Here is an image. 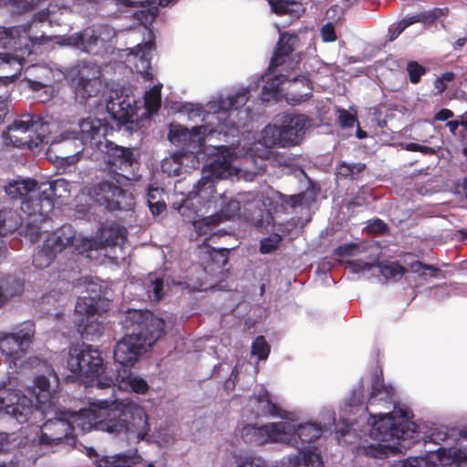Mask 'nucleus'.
Instances as JSON below:
<instances>
[{"instance_id": "1", "label": "nucleus", "mask_w": 467, "mask_h": 467, "mask_svg": "<svg viewBox=\"0 0 467 467\" xmlns=\"http://www.w3.org/2000/svg\"><path fill=\"white\" fill-rule=\"evenodd\" d=\"M248 100L247 90L242 88L233 97L223 99L221 95L212 98L203 107L199 104H189L185 106V112L190 120L195 121L201 119L203 124L192 127L191 130L180 125L171 124L169 131L170 141L181 147L184 150V155H194L199 159V155L205 151L213 154L216 151V158L208 165L202 179L195 185L193 191L190 193L189 199L183 201L182 205L188 207L190 204H199L202 201L208 200L214 192V179H228L236 177L246 181H252L258 171H244L233 165V162L238 158L248 154L244 149L233 148L232 146H204L206 140L213 138L215 135L223 134L226 136V124L223 123L224 112L231 109H238L244 106Z\"/></svg>"}, {"instance_id": "2", "label": "nucleus", "mask_w": 467, "mask_h": 467, "mask_svg": "<svg viewBox=\"0 0 467 467\" xmlns=\"http://www.w3.org/2000/svg\"><path fill=\"white\" fill-rule=\"evenodd\" d=\"M77 429L82 432L94 429L137 443L150 441L149 415L143 406L130 399L93 400L78 412H66L35 426L31 441L55 445Z\"/></svg>"}, {"instance_id": "3", "label": "nucleus", "mask_w": 467, "mask_h": 467, "mask_svg": "<svg viewBox=\"0 0 467 467\" xmlns=\"http://www.w3.org/2000/svg\"><path fill=\"white\" fill-rule=\"evenodd\" d=\"M369 437L375 441L366 448V452L381 458L387 450L396 449L398 441L414 437L416 424L402 409H396L391 413L379 414L371 417Z\"/></svg>"}, {"instance_id": "4", "label": "nucleus", "mask_w": 467, "mask_h": 467, "mask_svg": "<svg viewBox=\"0 0 467 467\" xmlns=\"http://www.w3.org/2000/svg\"><path fill=\"white\" fill-rule=\"evenodd\" d=\"M40 222L36 219L27 223L26 235L32 242L40 239L44 244L33 257V264L37 268H45L50 265L57 253L63 251L67 246L73 244L77 250V244H81V236H75V232L70 225H63L53 233L43 230L38 225Z\"/></svg>"}, {"instance_id": "5", "label": "nucleus", "mask_w": 467, "mask_h": 467, "mask_svg": "<svg viewBox=\"0 0 467 467\" xmlns=\"http://www.w3.org/2000/svg\"><path fill=\"white\" fill-rule=\"evenodd\" d=\"M247 408L256 417L258 416H278L284 420L266 424V431L269 436V442L291 443L296 441V415L293 412L283 411L276 403H274L264 389H261L257 395L251 397Z\"/></svg>"}, {"instance_id": "6", "label": "nucleus", "mask_w": 467, "mask_h": 467, "mask_svg": "<svg viewBox=\"0 0 467 467\" xmlns=\"http://www.w3.org/2000/svg\"><path fill=\"white\" fill-rule=\"evenodd\" d=\"M67 367L74 376L88 379L99 389L109 388L113 384V376L105 369L100 353L89 345L71 347Z\"/></svg>"}, {"instance_id": "7", "label": "nucleus", "mask_w": 467, "mask_h": 467, "mask_svg": "<svg viewBox=\"0 0 467 467\" xmlns=\"http://www.w3.org/2000/svg\"><path fill=\"white\" fill-rule=\"evenodd\" d=\"M311 125V119L302 114L279 115L262 130L259 144L265 148L296 145Z\"/></svg>"}, {"instance_id": "8", "label": "nucleus", "mask_w": 467, "mask_h": 467, "mask_svg": "<svg viewBox=\"0 0 467 467\" xmlns=\"http://www.w3.org/2000/svg\"><path fill=\"white\" fill-rule=\"evenodd\" d=\"M41 184L35 180L16 178L10 180L5 186V193L12 199L22 200L21 209L30 218L37 222H45L53 209V202L46 194L47 190H41Z\"/></svg>"}, {"instance_id": "9", "label": "nucleus", "mask_w": 467, "mask_h": 467, "mask_svg": "<svg viewBox=\"0 0 467 467\" xmlns=\"http://www.w3.org/2000/svg\"><path fill=\"white\" fill-rule=\"evenodd\" d=\"M56 127V124L44 121L39 117L26 114L16 118L3 137L5 144L33 149L44 141H50L48 135Z\"/></svg>"}, {"instance_id": "10", "label": "nucleus", "mask_w": 467, "mask_h": 467, "mask_svg": "<svg viewBox=\"0 0 467 467\" xmlns=\"http://www.w3.org/2000/svg\"><path fill=\"white\" fill-rule=\"evenodd\" d=\"M87 293V296L78 298L76 305V312L81 316L78 321V330L87 339H93L104 330L100 317L101 313L107 310L109 301L101 296L100 287L97 284L89 285Z\"/></svg>"}, {"instance_id": "11", "label": "nucleus", "mask_w": 467, "mask_h": 467, "mask_svg": "<svg viewBox=\"0 0 467 467\" xmlns=\"http://www.w3.org/2000/svg\"><path fill=\"white\" fill-rule=\"evenodd\" d=\"M113 129L107 122L97 118H86L78 122V130L64 129L58 135L51 139L50 146L70 140H80L81 143L90 148L99 149L103 147Z\"/></svg>"}, {"instance_id": "12", "label": "nucleus", "mask_w": 467, "mask_h": 467, "mask_svg": "<svg viewBox=\"0 0 467 467\" xmlns=\"http://www.w3.org/2000/svg\"><path fill=\"white\" fill-rule=\"evenodd\" d=\"M458 446L450 451H430L424 457H410L393 467H467V428L460 432Z\"/></svg>"}, {"instance_id": "13", "label": "nucleus", "mask_w": 467, "mask_h": 467, "mask_svg": "<svg viewBox=\"0 0 467 467\" xmlns=\"http://www.w3.org/2000/svg\"><path fill=\"white\" fill-rule=\"evenodd\" d=\"M9 38L6 43L11 45V42L16 38L18 39L19 45H25V48H16L15 53L0 52V70L5 73V78L14 79L16 78L23 69V63L25 57L28 56L31 51L27 48V41H33L27 28L25 26L13 27L6 30L0 26V41Z\"/></svg>"}, {"instance_id": "14", "label": "nucleus", "mask_w": 467, "mask_h": 467, "mask_svg": "<svg viewBox=\"0 0 467 467\" xmlns=\"http://www.w3.org/2000/svg\"><path fill=\"white\" fill-rule=\"evenodd\" d=\"M98 239H89L81 236V244H77V251L80 254L88 253L87 256L89 258H97L92 255V252H98L109 259L118 261L120 258L117 248L119 253H122V244L126 238V230L119 226H112L102 228L99 234Z\"/></svg>"}, {"instance_id": "15", "label": "nucleus", "mask_w": 467, "mask_h": 467, "mask_svg": "<svg viewBox=\"0 0 467 467\" xmlns=\"http://www.w3.org/2000/svg\"><path fill=\"white\" fill-rule=\"evenodd\" d=\"M121 323L128 330L135 329L149 349L165 333L164 320L149 311L130 309L124 315Z\"/></svg>"}, {"instance_id": "16", "label": "nucleus", "mask_w": 467, "mask_h": 467, "mask_svg": "<svg viewBox=\"0 0 467 467\" xmlns=\"http://www.w3.org/2000/svg\"><path fill=\"white\" fill-rule=\"evenodd\" d=\"M35 334V324L31 321L16 325L11 332H0V352L8 361L16 363L27 352Z\"/></svg>"}, {"instance_id": "17", "label": "nucleus", "mask_w": 467, "mask_h": 467, "mask_svg": "<svg viewBox=\"0 0 467 467\" xmlns=\"http://www.w3.org/2000/svg\"><path fill=\"white\" fill-rule=\"evenodd\" d=\"M283 83V76L268 79L263 88L264 99L278 100L284 96L289 104L297 105L307 99L312 93L309 79L304 76L287 81L285 94L282 93L283 88H280Z\"/></svg>"}, {"instance_id": "18", "label": "nucleus", "mask_w": 467, "mask_h": 467, "mask_svg": "<svg viewBox=\"0 0 467 467\" xmlns=\"http://www.w3.org/2000/svg\"><path fill=\"white\" fill-rule=\"evenodd\" d=\"M45 374L35 378L32 391L37 401V410L45 414L57 401L59 390V379L52 368L44 364Z\"/></svg>"}, {"instance_id": "19", "label": "nucleus", "mask_w": 467, "mask_h": 467, "mask_svg": "<svg viewBox=\"0 0 467 467\" xmlns=\"http://www.w3.org/2000/svg\"><path fill=\"white\" fill-rule=\"evenodd\" d=\"M100 71L97 65L82 64L78 67L76 77L72 79L77 99L81 103L96 96L100 88Z\"/></svg>"}, {"instance_id": "20", "label": "nucleus", "mask_w": 467, "mask_h": 467, "mask_svg": "<svg viewBox=\"0 0 467 467\" xmlns=\"http://www.w3.org/2000/svg\"><path fill=\"white\" fill-rule=\"evenodd\" d=\"M90 199L100 206L108 210L122 209L129 206L126 202L127 196L123 190L116 183L109 181H103L96 184L88 191Z\"/></svg>"}, {"instance_id": "21", "label": "nucleus", "mask_w": 467, "mask_h": 467, "mask_svg": "<svg viewBox=\"0 0 467 467\" xmlns=\"http://www.w3.org/2000/svg\"><path fill=\"white\" fill-rule=\"evenodd\" d=\"M142 33L144 39L142 43L138 44L133 49H125L126 63L146 78H150L151 74L148 72L150 68V53L153 48V33L148 26H143Z\"/></svg>"}, {"instance_id": "22", "label": "nucleus", "mask_w": 467, "mask_h": 467, "mask_svg": "<svg viewBox=\"0 0 467 467\" xmlns=\"http://www.w3.org/2000/svg\"><path fill=\"white\" fill-rule=\"evenodd\" d=\"M149 348L134 330L119 340L115 346L114 358L123 367H133Z\"/></svg>"}, {"instance_id": "23", "label": "nucleus", "mask_w": 467, "mask_h": 467, "mask_svg": "<svg viewBox=\"0 0 467 467\" xmlns=\"http://www.w3.org/2000/svg\"><path fill=\"white\" fill-rule=\"evenodd\" d=\"M6 402L5 414L17 422L26 423L29 422L32 418H36L32 400L20 389L11 388Z\"/></svg>"}, {"instance_id": "24", "label": "nucleus", "mask_w": 467, "mask_h": 467, "mask_svg": "<svg viewBox=\"0 0 467 467\" xmlns=\"http://www.w3.org/2000/svg\"><path fill=\"white\" fill-rule=\"evenodd\" d=\"M115 33L109 27L100 28L99 35H96L94 29H86L83 34H75L67 37L57 36V42L61 46H72L83 49L86 52L91 51L92 46L99 42L104 43Z\"/></svg>"}, {"instance_id": "25", "label": "nucleus", "mask_w": 467, "mask_h": 467, "mask_svg": "<svg viewBox=\"0 0 467 467\" xmlns=\"http://www.w3.org/2000/svg\"><path fill=\"white\" fill-rule=\"evenodd\" d=\"M107 109L115 119L132 122L137 114V102L133 95L122 90L110 97Z\"/></svg>"}, {"instance_id": "26", "label": "nucleus", "mask_w": 467, "mask_h": 467, "mask_svg": "<svg viewBox=\"0 0 467 467\" xmlns=\"http://www.w3.org/2000/svg\"><path fill=\"white\" fill-rule=\"evenodd\" d=\"M111 375L113 376L112 385H117L119 389L137 394H145L149 389V384L144 379L126 368H120Z\"/></svg>"}, {"instance_id": "27", "label": "nucleus", "mask_w": 467, "mask_h": 467, "mask_svg": "<svg viewBox=\"0 0 467 467\" xmlns=\"http://www.w3.org/2000/svg\"><path fill=\"white\" fill-rule=\"evenodd\" d=\"M98 150L104 154L103 159L106 162L116 168L122 169V167L130 166L133 161V154L129 149L119 147L109 139Z\"/></svg>"}, {"instance_id": "28", "label": "nucleus", "mask_w": 467, "mask_h": 467, "mask_svg": "<svg viewBox=\"0 0 467 467\" xmlns=\"http://www.w3.org/2000/svg\"><path fill=\"white\" fill-rule=\"evenodd\" d=\"M217 205L220 206V211L213 215L208 216L204 221L200 222L196 224L198 230L202 231V223H205L209 224L213 222H224L234 218L239 212L238 201L228 197L226 194L221 195L216 201Z\"/></svg>"}, {"instance_id": "29", "label": "nucleus", "mask_w": 467, "mask_h": 467, "mask_svg": "<svg viewBox=\"0 0 467 467\" xmlns=\"http://www.w3.org/2000/svg\"><path fill=\"white\" fill-rule=\"evenodd\" d=\"M143 462L137 449L126 452L103 456L95 461L98 467H135Z\"/></svg>"}, {"instance_id": "30", "label": "nucleus", "mask_w": 467, "mask_h": 467, "mask_svg": "<svg viewBox=\"0 0 467 467\" xmlns=\"http://www.w3.org/2000/svg\"><path fill=\"white\" fill-rule=\"evenodd\" d=\"M41 190H47L46 194H41V197L48 196L57 198L61 202L68 200L72 193L78 190L79 185L78 182H69L64 178H58L48 183H41Z\"/></svg>"}, {"instance_id": "31", "label": "nucleus", "mask_w": 467, "mask_h": 467, "mask_svg": "<svg viewBox=\"0 0 467 467\" xmlns=\"http://www.w3.org/2000/svg\"><path fill=\"white\" fill-rule=\"evenodd\" d=\"M296 42V36L290 35L288 33L280 34L277 47L271 59L270 67L274 68L282 64L284 62V57L293 51Z\"/></svg>"}, {"instance_id": "32", "label": "nucleus", "mask_w": 467, "mask_h": 467, "mask_svg": "<svg viewBox=\"0 0 467 467\" xmlns=\"http://www.w3.org/2000/svg\"><path fill=\"white\" fill-rule=\"evenodd\" d=\"M18 224V217L15 212L0 211V258L6 254V244L2 236L16 230Z\"/></svg>"}, {"instance_id": "33", "label": "nucleus", "mask_w": 467, "mask_h": 467, "mask_svg": "<svg viewBox=\"0 0 467 467\" xmlns=\"http://www.w3.org/2000/svg\"><path fill=\"white\" fill-rule=\"evenodd\" d=\"M289 464L291 467H324L320 453L314 447L304 449L296 459H289Z\"/></svg>"}, {"instance_id": "34", "label": "nucleus", "mask_w": 467, "mask_h": 467, "mask_svg": "<svg viewBox=\"0 0 467 467\" xmlns=\"http://www.w3.org/2000/svg\"><path fill=\"white\" fill-rule=\"evenodd\" d=\"M335 423V417L332 416L331 422L327 423V425H331ZM327 428V423H324L323 426L317 425L313 422H306L304 424H296V441L300 439L304 442H310L314 440L318 439L323 431V429Z\"/></svg>"}, {"instance_id": "35", "label": "nucleus", "mask_w": 467, "mask_h": 467, "mask_svg": "<svg viewBox=\"0 0 467 467\" xmlns=\"http://www.w3.org/2000/svg\"><path fill=\"white\" fill-rule=\"evenodd\" d=\"M30 76H35L36 80H29L33 90H38L47 87L54 78V71L47 66H32L26 69Z\"/></svg>"}, {"instance_id": "36", "label": "nucleus", "mask_w": 467, "mask_h": 467, "mask_svg": "<svg viewBox=\"0 0 467 467\" xmlns=\"http://www.w3.org/2000/svg\"><path fill=\"white\" fill-rule=\"evenodd\" d=\"M273 10L277 15H287L293 18H298L304 13L303 5L293 0H268Z\"/></svg>"}, {"instance_id": "37", "label": "nucleus", "mask_w": 467, "mask_h": 467, "mask_svg": "<svg viewBox=\"0 0 467 467\" xmlns=\"http://www.w3.org/2000/svg\"><path fill=\"white\" fill-rule=\"evenodd\" d=\"M242 439L246 442H255L258 444H265L269 442V436L266 431V424L257 426L254 424L244 425L239 430Z\"/></svg>"}, {"instance_id": "38", "label": "nucleus", "mask_w": 467, "mask_h": 467, "mask_svg": "<svg viewBox=\"0 0 467 467\" xmlns=\"http://www.w3.org/2000/svg\"><path fill=\"white\" fill-rule=\"evenodd\" d=\"M467 426H464L463 428H462L461 430H455V429H451V430H447V429H441V430H435L431 434V440L435 442V443H439L441 441H449L450 440H452L453 441V444L450 447H441L439 448L436 451H442V454L444 455H450V451L454 449L456 446H458V440H459V435H460V432H462L464 429H466Z\"/></svg>"}, {"instance_id": "39", "label": "nucleus", "mask_w": 467, "mask_h": 467, "mask_svg": "<svg viewBox=\"0 0 467 467\" xmlns=\"http://www.w3.org/2000/svg\"><path fill=\"white\" fill-rule=\"evenodd\" d=\"M23 290L22 282L14 277H6L0 285V306L11 298L20 296Z\"/></svg>"}, {"instance_id": "40", "label": "nucleus", "mask_w": 467, "mask_h": 467, "mask_svg": "<svg viewBox=\"0 0 467 467\" xmlns=\"http://www.w3.org/2000/svg\"><path fill=\"white\" fill-rule=\"evenodd\" d=\"M161 85H155L150 90L146 91L144 103L149 113H152L158 109L161 104Z\"/></svg>"}, {"instance_id": "41", "label": "nucleus", "mask_w": 467, "mask_h": 467, "mask_svg": "<svg viewBox=\"0 0 467 467\" xmlns=\"http://www.w3.org/2000/svg\"><path fill=\"white\" fill-rule=\"evenodd\" d=\"M378 267L382 275L387 279H398L405 273L404 267L394 262L379 265Z\"/></svg>"}, {"instance_id": "42", "label": "nucleus", "mask_w": 467, "mask_h": 467, "mask_svg": "<svg viewBox=\"0 0 467 467\" xmlns=\"http://www.w3.org/2000/svg\"><path fill=\"white\" fill-rule=\"evenodd\" d=\"M370 395L371 399L379 397V400H385L390 398L391 390L389 388L384 386L379 377H376L372 383Z\"/></svg>"}, {"instance_id": "43", "label": "nucleus", "mask_w": 467, "mask_h": 467, "mask_svg": "<svg viewBox=\"0 0 467 467\" xmlns=\"http://www.w3.org/2000/svg\"><path fill=\"white\" fill-rule=\"evenodd\" d=\"M270 348L264 337H257L252 345V355L257 356L259 359H265L269 354Z\"/></svg>"}, {"instance_id": "44", "label": "nucleus", "mask_w": 467, "mask_h": 467, "mask_svg": "<svg viewBox=\"0 0 467 467\" xmlns=\"http://www.w3.org/2000/svg\"><path fill=\"white\" fill-rule=\"evenodd\" d=\"M420 20L419 16L404 18L399 22L396 26L395 29L390 32L389 40L392 41L396 39L409 26L419 22Z\"/></svg>"}, {"instance_id": "45", "label": "nucleus", "mask_w": 467, "mask_h": 467, "mask_svg": "<svg viewBox=\"0 0 467 467\" xmlns=\"http://www.w3.org/2000/svg\"><path fill=\"white\" fill-rule=\"evenodd\" d=\"M159 447H166L173 442V437L168 429H160L154 435V441Z\"/></svg>"}, {"instance_id": "46", "label": "nucleus", "mask_w": 467, "mask_h": 467, "mask_svg": "<svg viewBox=\"0 0 467 467\" xmlns=\"http://www.w3.org/2000/svg\"><path fill=\"white\" fill-rule=\"evenodd\" d=\"M281 242V236L278 234H273L261 241L260 250L263 254H268L273 250L276 249Z\"/></svg>"}, {"instance_id": "47", "label": "nucleus", "mask_w": 467, "mask_h": 467, "mask_svg": "<svg viewBox=\"0 0 467 467\" xmlns=\"http://www.w3.org/2000/svg\"><path fill=\"white\" fill-rule=\"evenodd\" d=\"M348 267L352 273L365 275L374 269L376 265L372 263L357 260L348 262Z\"/></svg>"}, {"instance_id": "48", "label": "nucleus", "mask_w": 467, "mask_h": 467, "mask_svg": "<svg viewBox=\"0 0 467 467\" xmlns=\"http://www.w3.org/2000/svg\"><path fill=\"white\" fill-rule=\"evenodd\" d=\"M410 80L412 83H418L422 75L425 74V68L417 62H410L407 66Z\"/></svg>"}, {"instance_id": "49", "label": "nucleus", "mask_w": 467, "mask_h": 467, "mask_svg": "<svg viewBox=\"0 0 467 467\" xmlns=\"http://www.w3.org/2000/svg\"><path fill=\"white\" fill-rule=\"evenodd\" d=\"M7 94V88L2 78H0V123L3 122L6 113L7 105L5 102Z\"/></svg>"}, {"instance_id": "50", "label": "nucleus", "mask_w": 467, "mask_h": 467, "mask_svg": "<svg viewBox=\"0 0 467 467\" xmlns=\"http://www.w3.org/2000/svg\"><path fill=\"white\" fill-rule=\"evenodd\" d=\"M337 119L340 125L346 128L353 127L357 122L355 116L346 109L337 110Z\"/></svg>"}, {"instance_id": "51", "label": "nucleus", "mask_w": 467, "mask_h": 467, "mask_svg": "<svg viewBox=\"0 0 467 467\" xmlns=\"http://www.w3.org/2000/svg\"><path fill=\"white\" fill-rule=\"evenodd\" d=\"M180 156L175 155L172 159L165 160L162 168L169 172V174L178 175L180 173Z\"/></svg>"}, {"instance_id": "52", "label": "nucleus", "mask_w": 467, "mask_h": 467, "mask_svg": "<svg viewBox=\"0 0 467 467\" xmlns=\"http://www.w3.org/2000/svg\"><path fill=\"white\" fill-rule=\"evenodd\" d=\"M162 289L163 285L161 279L156 278L154 281H151L149 288L150 297L157 301L160 300L163 296Z\"/></svg>"}, {"instance_id": "53", "label": "nucleus", "mask_w": 467, "mask_h": 467, "mask_svg": "<svg viewBox=\"0 0 467 467\" xmlns=\"http://www.w3.org/2000/svg\"><path fill=\"white\" fill-rule=\"evenodd\" d=\"M364 395H363V385L359 383L352 390L351 396L348 400L349 406L359 405L363 402Z\"/></svg>"}, {"instance_id": "54", "label": "nucleus", "mask_w": 467, "mask_h": 467, "mask_svg": "<svg viewBox=\"0 0 467 467\" xmlns=\"http://www.w3.org/2000/svg\"><path fill=\"white\" fill-rule=\"evenodd\" d=\"M321 36L325 42H332L337 39L335 28L331 23H327L322 26Z\"/></svg>"}, {"instance_id": "55", "label": "nucleus", "mask_w": 467, "mask_h": 467, "mask_svg": "<svg viewBox=\"0 0 467 467\" xmlns=\"http://www.w3.org/2000/svg\"><path fill=\"white\" fill-rule=\"evenodd\" d=\"M207 217H208V216H206V217H202V218H201V219H197V220H194V221H193V227H194V229H195L196 233H197L199 235H204V234H208V233H210V232H211V231H212L215 226H217L219 223H221V222H216V223H215V222H213V223H210L209 224H207V223H202V231H203V232H202V231L198 230V229H197V227H196V224H197L198 223H200V222L204 221Z\"/></svg>"}, {"instance_id": "56", "label": "nucleus", "mask_w": 467, "mask_h": 467, "mask_svg": "<svg viewBox=\"0 0 467 467\" xmlns=\"http://www.w3.org/2000/svg\"><path fill=\"white\" fill-rule=\"evenodd\" d=\"M11 388L0 383V414H5L6 400L9 398Z\"/></svg>"}, {"instance_id": "57", "label": "nucleus", "mask_w": 467, "mask_h": 467, "mask_svg": "<svg viewBox=\"0 0 467 467\" xmlns=\"http://www.w3.org/2000/svg\"><path fill=\"white\" fill-rule=\"evenodd\" d=\"M406 150L410 151H420L424 154H434L435 150L431 147L423 146L418 143H408L406 145Z\"/></svg>"}, {"instance_id": "58", "label": "nucleus", "mask_w": 467, "mask_h": 467, "mask_svg": "<svg viewBox=\"0 0 467 467\" xmlns=\"http://www.w3.org/2000/svg\"><path fill=\"white\" fill-rule=\"evenodd\" d=\"M162 194V190L158 187L150 186L148 192V203L154 202L156 201H161V196Z\"/></svg>"}, {"instance_id": "59", "label": "nucleus", "mask_w": 467, "mask_h": 467, "mask_svg": "<svg viewBox=\"0 0 467 467\" xmlns=\"http://www.w3.org/2000/svg\"><path fill=\"white\" fill-rule=\"evenodd\" d=\"M149 207L153 215H158L164 211L166 206L163 201H156L149 203Z\"/></svg>"}, {"instance_id": "60", "label": "nucleus", "mask_w": 467, "mask_h": 467, "mask_svg": "<svg viewBox=\"0 0 467 467\" xmlns=\"http://www.w3.org/2000/svg\"><path fill=\"white\" fill-rule=\"evenodd\" d=\"M410 270L413 273H418L421 275H425L426 270H432V267L430 265H422L420 262H414L410 265Z\"/></svg>"}, {"instance_id": "61", "label": "nucleus", "mask_w": 467, "mask_h": 467, "mask_svg": "<svg viewBox=\"0 0 467 467\" xmlns=\"http://www.w3.org/2000/svg\"><path fill=\"white\" fill-rule=\"evenodd\" d=\"M11 463L9 453L3 449V444L0 442V467H7Z\"/></svg>"}, {"instance_id": "62", "label": "nucleus", "mask_w": 467, "mask_h": 467, "mask_svg": "<svg viewBox=\"0 0 467 467\" xmlns=\"http://www.w3.org/2000/svg\"><path fill=\"white\" fill-rule=\"evenodd\" d=\"M386 229L385 223L381 220H375L369 225V231L373 233L383 232Z\"/></svg>"}, {"instance_id": "63", "label": "nucleus", "mask_w": 467, "mask_h": 467, "mask_svg": "<svg viewBox=\"0 0 467 467\" xmlns=\"http://www.w3.org/2000/svg\"><path fill=\"white\" fill-rule=\"evenodd\" d=\"M452 116H453V112L451 110L443 109L436 114L435 119L443 121V120L449 119Z\"/></svg>"}, {"instance_id": "64", "label": "nucleus", "mask_w": 467, "mask_h": 467, "mask_svg": "<svg viewBox=\"0 0 467 467\" xmlns=\"http://www.w3.org/2000/svg\"><path fill=\"white\" fill-rule=\"evenodd\" d=\"M457 192L467 199V177L457 186Z\"/></svg>"}]
</instances>
